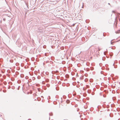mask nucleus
I'll return each instance as SVG.
<instances>
[{
    "label": "nucleus",
    "mask_w": 120,
    "mask_h": 120,
    "mask_svg": "<svg viewBox=\"0 0 120 120\" xmlns=\"http://www.w3.org/2000/svg\"><path fill=\"white\" fill-rule=\"evenodd\" d=\"M116 33L118 34L120 33V30H118L115 32Z\"/></svg>",
    "instance_id": "nucleus-1"
},
{
    "label": "nucleus",
    "mask_w": 120,
    "mask_h": 120,
    "mask_svg": "<svg viewBox=\"0 0 120 120\" xmlns=\"http://www.w3.org/2000/svg\"><path fill=\"white\" fill-rule=\"evenodd\" d=\"M4 21H5V19H4Z\"/></svg>",
    "instance_id": "nucleus-2"
},
{
    "label": "nucleus",
    "mask_w": 120,
    "mask_h": 120,
    "mask_svg": "<svg viewBox=\"0 0 120 120\" xmlns=\"http://www.w3.org/2000/svg\"><path fill=\"white\" fill-rule=\"evenodd\" d=\"M4 21H5V19H4Z\"/></svg>",
    "instance_id": "nucleus-3"
}]
</instances>
